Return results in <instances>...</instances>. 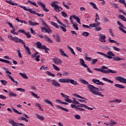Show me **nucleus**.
<instances>
[{
    "label": "nucleus",
    "instance_id": "obj_62",
    "mask_svg": "<svg viewBox=\"0 0 126 126\" xmlns=\"http://www.w3.org/2000/svg\"><path fill=\"white\" fill-rule=\"evenodd\" d=\"M111 5H112V6H113V7H114V8H118V4H117V3H111Z\"/></svg>",
    "mask_w": 126,
    "mask_h": 126
},
{
    "label": "nucleus",
    "instance_id": "obj_8",
    "mask_svg": "<svg viewBox=\"0 0 126 126\" xmlns=\"http://www.w3.org/2000/svg\"><path fill=\"white\" fill-rule=\"evenodd\" d=\"M41 32L44 33H48L49 34H51L52 30H50L49 26L41 27Z\"/></svg>",
    "mask_w": 126,
    "mask_h": 126
},
{
    "label": "nucleus",
    "instance_id": "obj_45",
    "mask_svg": "<svg viewBox=\"0 0 126 126\" xmlns=\"http://www.w3.org/2000/svg\"><path fill=\"white\" fill-rule=\"evenodd\" d=\"M9 95L10 97H16L17 96V94L12 92H10Z\"/></svg>",
    "mask_w": 126,
    "mask_h": 126
},
{
    "label": "nucleus",
    "instance_id": "obj_13",
    "mask_svg": "<svg viewBox=\"0 0 126 126\" xmlns=\"http://www.w3.org/2000/svg\"><path fill=\"white\" fill-rule=\"evenodd\" d=\"M51 84L54 87H61V84L59 82H57L56 80H51Z\"/></svg>",
    "mask_w": 126,
    "mask_h": 126
},
{
    "label": "nucleus",
    "instance_id": "obj_3",
    "mask_svg": "<svg viewBox=\"0 0 126 126\" xmlns=\"http://www.w3.org/2000/svg\"><path fill=\"white\" fill-rule=\"evenodd\" d=\"M57 3H58V1H53L51 3V6L52 7H54L55 10H56L57 12H61V10H60V9L61 8L62 10H63V8L61 7V6H59V5L57 4Z\"/></svg>",
    "mask_w": 126,
    "mask_h": 126
},
{
    "label": "nucleus",
    "instance_id": "obj_49",
    "mask_svg": "<svg viewBox=\"0 0 126 126\" xmlns=\"http://www.w3.org/2000/svg\"><path fill=\"white\" fill-rule=\"evenodd\" d=\"M65 101L67 102L68 103H71V102H72V100L69 99V96H67L66 99H65Z\"/></svg>",
    "mask_w": 126,
    "mask_h": 126
},
{
    "label": "nucleus",
    "instance_id": "obj_57",
    "mask_svg": "<svg viewBox=\"0 0 126 126\" xmlns=\"http://www.w3.org/2000/svg\"><path fill=\"white\" fill-rule=\"evenodd\" d=\"M0 82L1 83H2V84H3L4 86H5L6 85V84H7V82H6L5 80H0Z\"/></svg>",
    "mask_w": 126,
    "mask_h": 126
},
{
    "label": "nucleus",
    "instance_id": "obj_40",
    "mask_svg": "<svg viewBox=\"0 0 126 126\" xmlns=\"http://www.w3.org/2000/svg\"><path fill=\"white\" fill-rule=\"evenodd\" d=\"M119 18L123 21H126V17L123 15H119Z\"/></svg>",
    "mask_w": 126,
    "mask_h": 126
},
{
    "label": "nucleus",
    "instance_id": "obj_38",
    "mask_svg": "<svg viewBox=\"0 0 126 126\" xmlns=\"http://www.w3.org/2000/svg\"><path fill=\"white\" fill-rule=\"evenodd\" d=\"M45 103H46V104H49V105H51L52 107H54V104H53V102L50 101L49 99H47L45 100Z\"/></svg>",
    "mask_w": 126,
    "mask_h": 126
},
{
    "label": "nucleus",
    "instance_id": "obj_52",
    "mask_svg": "<svg viewBox=\"0 0 126 126\" xmlns=\"http://www.w3.org/2000/svg\"><path fill=\"white\" fill-rule=\"evenodd\" d=\"M78 25L77 24H73V28H74V29H75V30H78L79 28H78Z\"/></svg>",
    "mask_w": 126,
    "mask_h": 126
},
{
    "label": "nucleus",
    "instance_id": "obj_55",
    "mask_svg": "<svg viewBox=\"0 0 126 126\" xmlns=\"http://www.w3.org/2000/svg\"><path fill=\"white\" fill-rule=\"evenodd\" d=\"M74 96L75 97H76L77 98H80V99H86V98H85V97H82L81 96H80L77 94H74Z\"/></svg>",
    "mask_w": 126,
    "mask_h": 126
},
{
    "label": "nucleus",
    "instance_id": "obj_56",
    "mask_svg": "<svg viewBox=\"0 0 126 126\" xmlns=\"http://www.w3.org/2000/svg\"><path fill=\"white\" fill-rule=\"evenodd\" d=\"M60 28L63 31V32H66V27H63L62 26H60Z\"/></svg>",
    "mask_w": 126,
    "mask_h": 126
},
{
    "label": "nucleus",
    "instance_id": "obj_59",
    "mask_svg": "<svg viewBox=\"0 0 126 126\" xmlns=\"http://www.w3.org/2000/svg\"><path fill=\"white\" fill-rule=\"evenodd\" d=\"M97 62H98V59H93L91 62L92 64H95V63H97Z\"/></svg>",
    "mask_w": 126,
    "mask_h": 126
},
{
    "label": "nucleus",
    "instance_id": "obj_44",
    "mask_svg": "<svg viewBox=\"0 0 126 126\" xmlns=\"http://www.w3.org/2000/svg\"><path fill=\"white\" fill-rule=\"evenodd\" d=\"M19 74L20 75H21L22 77L25 78V79H28V77L27 76V75H26V74H24L22 73H19Z\"/></svg>",
    "mask_w": 126,
    "mask_h": 126
},
{
    "label": "nucleus",
    "instance_id": "obj_24",
    "mask_svg": "<svg viewBox=\"0 0 126 126\" xmlns=\"http://www.w3.org/2000/svg\"><path fill=\"white\" fill-rule=\"evenodd\" d=\"M114 86L115 87H117L118 88H120V89H125L126 88L125 86H124L122 85H120L119 84H116L114 85Z\"/></svg>",
    "mask_w": 126,
    "mask_h": 126
},
{
    "label": "nucleus",
    "instance_id": "obj_23",
    "mask_svg": "<svg viewBox=\"0 0 126 126\" xmlns=\"http://www.w3.org/2000/svg\"><path fill=\"white\" fill-rule=\"evenodd\" d=\"M102 80L104 81H105L106 82H109V83H111V84H113L114 83V81H112L109 79H107L106 77L102 78Z\"/></svg>",
    "mask_w": 126,
    "mask_h": 126
},
{
    "label": "nucleus",
    "instance_id": "obj_4",
    "mask_svg": "<svg viewBox=\"0 0 126 126\" xmlns=\"http://www.w3.org/2000/svg\"><path fill=\"white\" fill-rule=\"evenodd\" d=\"M80 62L81 65H82V66H84V67H86L87 68V71H88L89 73H93V71H92L91 69H90V68H89V67L87 65H86V63H85V62L83 59H80Z\"/></svg>",
    "mask_w": 126,
    "mask_h": 126
},
{
    "label": "nucleus",
    "instance_id": "obj_27",
    "mask_svg": "<svg viewBox=\"0 0 126 126\" xmlns=\"http://www.w3.org/2000/svg\"><path fill=\"white\" fill-rule=\"evenodd\" d=\"M0 62H2V63H8V64H9L10 65L11 64V63L8 60L0 59Z\"/></svg>",
    "mask_w": 126,
    "mask_h": 126
},
{
    "label": "nucleus",
    "instance_id": "obj_50",
    "mask_svg": "<svg viewBox=\"0 0 126 126\" xmlns=\"http://www.w3.org/2000/svg\"><path fill=\"white\" fill-rule=\"evenodd\" d=\"M95 19L94 20L95 22L97 23L98 22V21L100 20V17H99V15L98 14V13H96L95 15Z\"/></svg>",
    "mask_w": 126,
    "mask_h": 126
},
{
    "label": "nucleus",
    "instance_id": "obj_53",
    "mask_svg": "<svg viewBox=\"0 0 126 126\" xmlns=\"http://www.w3.org/2000/svg\"><path fill=\"white\" fill-rule=\"evenodd\" d=\"M12 110L14 113H16V114H18V115H21L22 113L21 112H20L17 110L14 109V108H12Z\"/></svg>",
    "mask_w": 126,
    "mask_h": 126
},
{
    "label": "nucleus",
    "instance_id": "obj_63",
    "mask_svg": "<svg viewBox=\"0 0 126 126\" xmlns=\"http://www.w3.org/2000/svg\"><path fill=\"white\" fill-rule=\"evenodd\" d=\"M18 57L20 58V59H21L22 58V55L21 54V52H20V50H18Z\"/></svg>",
    "mask_w": 126,
    "mask_h": 126
},
{
    "label": "nucleus",
    "instance_id": "obj_15",
    "mask_svg": "<svg viewBox=\"0 0 126 126\" xmlns=\"http://www.w3.org/2000/svg\"><path fill=\"white\" fill-rule=\"evenodd\" d=\"M77 107H79V108H86V109H88V110H91V111H92V110H93V108L89 107L87 106L86 105L80 103L79 104H77Z\"/></svg>",
    "mask_w": 126,
    "mask_h": 126
},
{
    "label": "nucleus",
    "instance_id": "obj_6",
    "mask_svg": "<svg viewBox=\"0 0 126 126\" xmlns=\"http://www.w3.org/2000/svg\"><path fill=\"white\" fill-rule=\"evenodd\" d=\"M117 23L118 25H119V26H120L119 27V30H120V31H122V32H123V33H125V34H126V30H125V29H126V27L123 26V24L121 23V22H120L119 21H118L117 22Z\"/></svg>",
    "mask_w": 126,
    "mask_h": 126
},
{
    "label": "nucleus",
    "instance_id": "obj_29",
    "mask_svg": "<svg viewBox=\"0 0 126 126\" xmlns=\"http://www.w3.org/2000/svg\"><path fill=\"white\" fill-rule=\"evenodd\" d=\"M62 60L60 59H55L54 60V63L55 64L59 65V64H62Z\"/></svg>",
    "mask_w": 126,
    "mask_h": 126
},
{
    "label": "nucleus",
    "instance_id": "obj_47",
    "mask_svg": "<svg viewBox=\"0 0 126 126\" xmlns=\"http://www.w3.org/2000/svg\"><path fill=\"white\" fill-rule=\"evenodd\" d=\"M53 68H54L55 70H57V71H60V68H59V67H58V66L56 65V64H53Z\"/></svg>",
    "mask_w": 126,
    "mask_h": 126
},
{
    "label": "nucleus",
    "instance_id": "obj_20",
    "mask_svg": "<svg viewBox=\"0 0 126 126\" xmlns=\"http://www.w3.org/2000/svg\"><path fill=\"white\" fill-rule=\"evenodd\" d=\"M28 3H30V4H32V5H34V6H36V7H39L38 5L35 2H33L32 1H31L30 0H28L26 4H28Z\"/></svg>",
    "mask_w": 126,
    "mask_h": 126
},
{
    "label": "nucleus",
    "instance_id": "obj_37",
    "mask_svg": "<svg viewBox=\"0 0 126 126\" xmlns=\"http://www.w3.org/2000/svg\"><path fill=\"white\" fill-rule=\"evenodd\" d=\"M68 50H69L72 55L75 56V52H74V50H73V49H72V48L70 47V46H68Z\"/></svg>",
    "mask_w": 126,
    "mask_h": 126
},
{
    "label": "nucleus",
    "instance_id": "obj_9",
    "mask_svg": "<svg viewBox=\"0 0 126 126\" xmlns=\"http://www.w3.org/2000/svg\"><path fill=\"white\" fill-rule=\"evenodd\" d=\"M13 42H15V43H21L23 46L25 45V42L23 41V40L17 37H14L13 38Z\"/></svg>",
    "mask_w": 126,
    "mask_h": 126
},
{
    "label": "nucleus",
    "instance_id": "obj_1",
    "mask_svg": "<svg viewBox=\"0 0 126 126\" xmlns=\"http://www.w3.org/2000/svg\"><path fill=\"white\" fill-rule=\"evenodd\" d=\"M97 54H98V55H101V56H103V57L105 59H109L110 60L112 59V60H113L114 62H120V61H123V60H125L124 59L120 58L118 56L115 57H115V55L112 52V51L108 52L107 53V55L104 54V53L103 52H97Z\"/></svg>",
    "mask_w": 126,
    "mask_h": 126
},
{
    "label": "nucleus",
    "instance_id": "obj_58",
    "mask_svg": "<svg viewBox=\"0 0 126 126\" xmlns=\"http://www.w3.org/2000/svg\"><path fill=\"white\" fill-rule=\"evenodd\" d=\"M40 69L41 70H42L43 69H44V70H49V68L48 67H45L44 66H42Z\"/></svg>",
    "mask_w": 126,
    "mask_h": 126
},
{
    "label": "nucleus",
    "instance_id": "obj_33",
    "mask_svg": "<svg viewBox=\"0 0 126 126\" xmlns=\"http://www.w3.org/2000/svg\"><path fill=\"white\" fill-rule=\"evenodd\" d=\"M44 38L45 40L47 41V42H48V43H53V40L50 39V38L48 37L47 35H44Z\"/></svg>",
    "mask_w": 126,
    "mask_h": 126
},
{
    "label": "nucleus",
    "instance_id": "obj_22",
    "mask_svg": "<svg viewBox=\"0 0 126 126\" xmlns=\"http://www.w3.org/2000/svg\"><path fill=\"white\" fill-rule=\"evenodd\" d=\"M36 47L38 49H40V50H43V47L44 46V45H42V43H41V42H36Z\"/></svg>",
    "mask_w": 126,
    "mask_h": 126
},
{
    "label": "nucleus",
    "instance_id": "obj_25",
    "mask_svg": "<svg viewBox=\"0 0 126 126\" xmlns=\"http://www.w3.org/2000/svg\"><path fill=\"white\" fill-rule=\"evenodd\" d=\"M54 18H55V19L57 20V22L58 23H59V24H60V25H62L63 27H66V26H65V25L63 24V23L61 22V21L58 20V17L56 16H54Z\"/></svg>",
    "mask_w": 126,
    "mask_h": 126
},
{
    "label": "nucleus",
    "instance_id": "obj_16",
    "mask_svg": "<svg viewBox=\"0 0 126 126\" xmlns=\"http://www.w3.org/2000/svg\"><path fill=\"white\" fill-rule=\"evenodd\" d=\"M24 48L27 51L26 54H27V55H29V56H31V51H30V49H29V47L26 46V44H25V43L24 45Z\"/></svg>",
    "mask_w": 126,
    "mask_h": 126
},
{
    "label": "nucleus",
    "instance_id": "obj_43",
    "mask_svg": "<svg viewBox=\"0 0 126 126\" xmlns=\"http://www.w3.org/2000/svg\"><path fill=\"white\" fill-rule=\"evenodd\" d=\"M2 69H3V70H4L5 71V72H6V73H8L9 74H11V72H10L9 71H8V69H7V68L3 67Z\"/></svg>",
    "mask_w": 126,
    "mask_h": 126
},
{
    "label": "nucleus",
    "instance_id": "obj_2",
    "mask_svg": "<svg viewBox=\"0 0 126 126\" xmlns=\"http://www.w3.org/2000/svg\"><path fill=\"white\" fill-rule=\"evenodd\" d=\"M94 70L96 71H100L102 73L109 74V73H117V71L112 69H108V67L106 66H102L101 68H94Z\"/></svg>",
    "mask_w": 126,
    "mask_h": 126
},
{
    "label": "nucleus",
    "instance_id": "obj_10",
    "mask_svg": "<svg viewBox=\"0 0 126 126\" xmlns=\"http://www.w3.org/2000/svg\"><path fill=\"white\" fill-rule=\"evenodd\" d=\"M38 52L34 53L32 55V59L35 58V60L36 62H40V55H38Z\"/></svg>",
    "mask_w": 126,
    "mask_h": 126
},
{
    "label": "nucleus",
    "instance_id": "obj_28",
    "mask_svg": "<svg viewBox=\"0 0 126 126\" xmlns=\"http://www.w3.org/2000/svg\"><path fill=\"white\" fill-rule=\"evenodd\" d=\"M6 2H7V3H9V4H11V5H16L17 6L18 5V4L12 2L11 0H6Z\"/></svg>",
    "mask_w": 126,
    "mask_h": 126
},
{
    "label": "nucleus",
    "instance_id": "obj_5",
    "mask_svg": "<svg viewBox=\"0 0 126 126\" xmlns=\"http://www.w3.org/2000/svg\"><path fill=\"white\" fill-rule=\"evenodd\" d=\"M88 89L89 90L90 92L92 93L94 95V94H95V93L96 92V91L98 90V88L96 87H94V86L91 84L88 86Z\"/></svg>",
    "mask_w": 126,
    "mask_h": 126
},
{
    "label": "nucleus",
    "instance_id": "obj_12",
    "mask_svg": "<svg viewBox=\"0 0 126 126\" xmlns=\"http://www.w3.org/2000/svg\"><path fill=\"white\" fill-rule=\"evenodd\" d=\"M92 82H93V83L97 84V85H102V86H104V85H105V84L100 81V80L98 79H94L92 80Z\"/></svg>",
    "mask_w": 126,
    "mask_h": 126
},
{
    "label": "nucleus",
    "instance_id": "obj_39",
    "mask_svg": "<svg viewBox=\"0 0 126 126\" xmlns=\"http://www.w3.org/2000/svg\"><path fill=\"white\" fill-rule=\"evenodd\" d=\"M118 2H120L122 4H124V5H125V7L126 8V0H119Z\"/></svg>",
    "mask_w": 126,
    "mask_h": 126
},
{
    "label": "nucleus",
    "instance_id": "obj_31",
    "mask_svg": "<svg viewBox=\"0 0 126 126\" xmlns=\"http://www.w3.org/2000/svg\"><path fill=\"white\" fill-rule=\"evenodd\" d=\"M29 24L31 25V26H35V25H39V23H33V22L31 21H28Z\"/></svg>",
    "mask_w": 126,
    "mask_h": 126
},
{
    "label": "nucleus",
    "instance_id": "obj_11",
    "mask_svg": "<svg viewBox=\"0 0 126 126\" xmlns=\"http://www.w3.org/2000/svg\"><path fill=\"white\" fill-rule=\"evenodd\" d=\"M116 79L118 81H119V82H121L122 83H125L126 84V79L123 77H116Z\"/></svg>",
    "mask_w": 126,
    "mask_h": 126
},
{
    "label": "nucleus",
    "instance_id": "obj_42",
    "mask_svg": "<svg viewBox=\"0 0 126 126\" xmlns=\"http://www.w3.org/2000/svg\"><path fill=\"white\" fill-rule=\"evenodd\" d=\"M90 4L92 5L93 7H94V9H98V8H97V6H96V4L95 3L91 2L90 3Z\"/></svg>",
    "mask_w": 126,
    "mask_h": 126
},
{
    "label": "nucleus",
    "instance_id": "obj_41",
    "mask_svg": "<svg viewBox=\"0 0 126 126\" xmlns=\"http://www.w3.org/2000/svg\"><path fill=\"white\" fill-rule=\"evenodd\" d=\"M61 14L63 17H65V18H67V17H68V15H67V14H66L64 11L62 12Z\"/></svg>",
    "mask_w": 126,
    "mask_h": 126
},
{
    "label": "nucleus",
    "instance_id": "obj_36",
    "mask_svg": "<svg viewBox=\"0 0 126 126\" xmlns=\"http://www.w3.org/2000/svg\"><path fill=\"white\" fill-rule=\"evenodd\" d=\"M35 116L36 117V118L37 119H39V120H41V121H44V120H45V118H44V117H43L41 115H39L38 114H36Z\"/></svg>",
    "mask_w": 126,
    "mask_h": 126
},
{
    "label": "nucleus",
    "instance_id": "obj_32",
    "mask_svg": "<svg viewBox=\"0 0 126 126\" xmlns=\"http://www.w3.org/2000/svg\"><path fill=\"white\" fill-rule=\"evenodd\" d=\"M80 82H81V83L83 84H85V85H90V84H89V83L85 80L81 79Z\"/></svg>",
    "mask_w": 126,
    "mask_h": 126
},
{
    "label": "nucleus",
    "instance_id": "obj_7",
    "mask_svg": "<svg viewBox=\"0 0 126 126\" xmlns=\"http://www.w3.org/2000/svg\"><path fill=\"white\" fill-rule=\"evenodd\" d=\"M37 4L41 6L42 10H43V11L45 12H49L50 11V10H49V9L46 7V5L43 2L38 1L37 2Z\"/></svg>",
    "mask_w": 126,
    "mask_h": 126
},
{
    "label": "nucleus",
    "instance_id": "obj_35",
    "mask_svg": "<svg viewBox=\"0 0 126 126\" xmlns=\"http://www.w3.org/2000/svg\"><path fill=\"white\" fill-rule=\"evenodd\" d=\"M42 50H45V53H46L47 54H48L49 51H50V48H47V47L45 45H44V46L42 47Z\"/></svg>",
    "mask_w": 126,
    "mask_h": 126
},
{
    "label": "nucleus",
    "instance_id": "obj_60",
    "mask_svg": "<svg viewBox=\"0 0 126 126\" xmlns=\"http://www.w3.org/2000/svg\"><path fill=\"white\" fill-rule=\"evenodd\" d=\"M41 24H42L43 26H44V27L48 26V25L45 22L44 20H41Z\"/></svg>",
    "mask_w": 126,
    "mask_h": 126
},
{
    "label": "nucleus",
    "instance_id": "obj_19",
    "mask_svg": "<svg viewBox=\"0 0 126 126\" xmlns=\"http://www.w3.org/2000/svg\"><path fill=\"white\" fill-rule=\"evenodd\" d=\"M58 81L61 83H68V79H60Z\"/></svg>",
    "mask_w": 126,
    "mask_h": 126
},
{
    "label": "nucleus",
    "instance_id": "obj_61",
    "mask_svg": "<svg viewBox=\"0 0 126 126\" xmlns=\"http://www.w3.org/2000/svg\"><path fill=\"white\" fill-rule=\"evenodd\" d=\"M71 103H72V104H77V105H79V104H80L79 102L77 101L76 100H74L73 101L72 100V102Z\"/></svg>",
    "mask_w": 126,
    "mask_h": 126
},
{
    "label": "nucleus",
    "instance_id": "obj_54",
    "mask_svg": "<svg viewBox=\"0 0 126 126\" xmlns=\"http://www.w3.org/2000/svg\"><path fill=\"white\" fill-rule=\"evenodd\" d=\"M82 35L84 37H88V36H89V33L88 32H85L82 33Z\"/></svg>",
    "mask_w": 126,
    "mask_h": 126
},
{
    "label": "nucleus",
    "instance_id": "obj_48",
    "mask_svg": "<svg viewBox=\"0 0 126 126\" xmlns=\"http://www.w3.org/2000/svg\"><path fill=\"white\" fill-rule=\"evenodd\" d=\"M35 106H36V107H37L38 108V109H39V110H40V111H44V110H43L42 109V107H41V105H40V104H39V103L37 102L35 104Z\"/></svg>",
    "mask_w": 126,
    "mask_h": 126
},
{
    "label": "nucleus",
    "instance_id": "obj_18",
    "mask_svg": "<svg viewBox=\"0 0 126 126\" xmlns=\"http://www.w3.org/2000/svg\"><path fill=\"white\" fill-rule=\"evenodd\" d=\"M68 83H71L73 85H78L77 81H74V80L68 79Z\"/></svg>",
    "mask_w": 126,
    "mask_h": 126
},
{
    "label": "nucleus",
    "instance_id": "obj_51",
    "mask_svg": "<svg viewBox=\"0 0 126 126\" xmlns=\"http://www.w3.org/2000/svg\"><path fill=\"white\" fill-rule=\"evenodd\" d=\"M28 11H29V12H30V13H32V14H34L35 15H36V14L37 13V12H36L35 11H33L31 9H29L28 10Z\"/></svg>",
    "mask_w": 126,
    "mask_h": 126
},
{
    "label": "nucleus",
    "instance_id": "obj_46",
    "mask_svg": "<svg viewBox=\"0 0 126 126\" xmlns=\"http://www.w3.org/2000/svg\"><path fill=\"white\" fill-rule=\"evenodd\" d=\"M30 93L33 97H35V98H37V99L40 98V96H38L36 94H35L33 92H31Z\"/></svg>",
    "mask_w": 126,
    "mask_h": 126
},
{
    "label": "nucleus",
    "instance_id": "obj_30",
    "mask_svg": "<svg viewBox=\"0 0 126 126\" xmlns=\"http://www.w3.org/2000/svg\"><path fill=\"white\" fill-rule=\"evenodd\" d=\"M99 89H98V90H96L95 93L94 95H98V96H101V97H104V95L102 94V93L98 92Z\"/></svg>",
    "mask_w": 126,
    "mask_h": 126
},
{
    "label": "nucleus",
    "instance_id": "obj_14",
    "mask_svg": "<svg viewBox=\"0 0 126 126\" xmlns=\"http://www.w3.org/2000/svg\"><path fill=\"white\" fill-rule=\"evenodd\" d=\"M99 38V40L101 43H105L106 42V36L104 35V34H100L98 35Z\"/></svg>",
    "mask_w": 126,
    "mask_h": 126
},
{
    "label": "nucleus",
    "instance_id": "obj_21",
    "mask_svg": "<svg viewBox=\"0 0 126 126\" xmlns=\"http://www.w3.org/2000/svg\"><path fill=\"white\" fill-rule=\"evenodd\" d=\"M100 25V22H97L94 24H90V27H91V28H93V27H97V26H99Z\"/></svg>",
    "mask_w": 126,
    "mask_h": 126
},
{
    "label": "nucleus",
    "instance_id": "obj_17",
    "mask_svg": "<svg viewBox=\"0 0 126 126\" xmlns=\"http://www.w3.org/2000/svg\"><path fill=\"white\" fill-rule=\"evenodd\" d=\"M59 53H60L61 56H63V57H66V58H68V56L64 53V51L62 49H59Z\"/></svg>",
    "mask_w": 126,
    "mask_h": 126
},
{
    "label": "nucleus",
    "instance_id": "obj_64",
    "mask_svg": "<svg viewBox=\"0 0 126 126\" xmlns=\"http://www.w3.org/2000/svg\"><path fill=\"white\" fill-rule=\"evenodd\" d=\"M115 124H117V123L114 122L112 120H111V121L109 122V124L111 126H114Z\"/></svg>",
    "mask_w": 126,
    "mask_h": 126
},
{
    "label": "nucleus",
    "instance_id": "obj_26",
    "mask_svg": "<svg viewBox=\"0 0 126 126\" xmlns=\"http://www.w3.org/2000/svg\"><path fill=\"white\" fill-rule=\"evenodd\" d=\"M73 18H74V19H75V20H76V22H77V23H79V24H81V23L80 22V19H79V18L75 15H73L72 16Z\"/></svg>",
    "mask_w": 126,
    "mask_h": 126
},
{
    "label": "nucleus",
    "instance_id": "obj_34",
    "mask_svg": "<svg viewBox=\"0 0 126 126\" xmlns=\"http://www.w3.org/2000/svg\"><path fill=\"white\" fill-rule=\"evenodd\" d=\"M51 24L53 26H54V27H56V28H57V29H60V26H59V25H58V24H57V23H55V22H52Z\"/></svg>",
    "mask_w": 126,
    "mask_h": 126
}]
</instances>
